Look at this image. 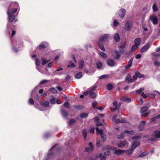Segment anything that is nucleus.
Segmentation results:
<instances>
[{
  "label": "nucleus",
  "mask_w": 160,
  "mask_h": 160,
  "mask_svg": "<svg viewBox=\"0 0 160 160\" xmlns=\"http://www.w3.org/2000/svg\"><path fill=\"white\" fill-rule=\"evenodd\" d=\"M104 150H111L114 151V153L116 155H121L125 153L127 151L118 149L116 147H112L111 146H107L104 147Z\"/></svg>",
  "instance_id": "obj_1"
},
{
  "label": "nucleus",
  "mask_w": 160,
  "mask_h": 160,
  "mask_svg": "<svg viewBox=\"0 0 160 160\" xmlns=\"http://www.w3.org/2000/svg\"><path fill=\"white\" fill-rule=\"evenodd\" d=\"M7 14L8 15V22H11L13 21L16 22L17 20L15 19V15H12L11 13V11L8 9V10Z\"/></svg>",
  "instance_id": "obj_2"
},
{
  "label": "nucleus",
  "mask_w": 160,
  "mask_h": 160,
  "mask_svg": "<svg viewBox=\"0 0 160 160\" xmlns=\"http://www.w3.org/2000/svg\"><path fill=\"white\" fill-rule=\"evenodd\" d=\"M128 144L126 140L120 141L117 143V146L120 148H122L125 146L128 145Z\"/></svg>",
  "instance_id": "obj_3"
},
{
  "label": "nucleus",
  "mask_w": 160,
  "mask_h": 160,
  "mask_svg": "<svg viewBox=\"0 0 160 160\" xmlns=\"http://www.w3.org/2000/svg\"><path fill=\"white\" fill-rule=\"evenodd\" d=\"M96 130L97 134L100 133L102 139L105 141L106 139V135L104 133H103L102 130V129H99L97 127L96 128Z\"/></svg>",
  "instance_id": "obj_4"
},
{
  "label": "nucleus",
  "mask_w": 160,
  "mask_h": 160,
  "mask_svg": "<svg viewBox=\"0 0 160 160\" xmlns=\"http://www.w3.org/2000/svg\"><path fill=\"white\" fill-rule=\"evenodd\" d=\"M117 117V115H114L112 117V120L117 123L119 122H125L126 121L124 118H120L118 120L116 119V118Z\"/></svg>",
  "instance_id": "obj_5"
},
{
  "label": "nucleus",
  "mask_w": 160,
  "mask_h": 160,
  "mask_svg": "<svg viewBox=\"0 0 160 160\" xmlns=\"http://www.w3.org/2000/svg\"><path fill=\"white\" fill-rule=\"evenodd\" d=\"M160 138V131H156L154 132L153 133V137L151 138L150 140L151 141L156 140L157 138Z\"/></svg>",
  "instance_id": "obj_6"
},
{
  "label": "nucleus",
  "mask_w": 160,
  "mask_h": 160,
  "mask_svg": "<svg viewBox=\"0 0 160 160\" xmlns=\"http://www.w3.org/2000/svg\"><path fill=\"white\" fill-rule=\"evenodd\" d=\"M148 107L146 106L143 107L141 108V113L142 115H144V114H143L144 113L145 115H149L150 113V112L149 111H148L147 112H146L148 110Z\"/></svg>",
  "instance_id": "obj_7"
},
{
  "label": "nucleus",
  "mask_w": 160,
  "mask_h": 160,
  "mask_svg": "<svg viewBox=\"0 0 160 160\" xmlns=\"http://www.w3.org/2000/svg\"><path fill=\"white\" fill-rule=\"evenodd\" d=\"M149 19L154 24H157L158 23V20L157 18L155 15H151L150 18Z\"/></svg>",
  "instance_id": "obj_8"
},
{
  "label": "nucleus",
  "mask_w": 160,
  "mask_h": 160,
  "mask_svg": "<svg viewBox=\"0 0 160 160\" xmlns=\"http://www.w3.org/2000/svg\"><path fill=\"white\" fill-rule=\"evenodd\" d=\"M132 26V22L127 21L125 24V28L127 30L129 31L131 29Z\"/></svg>",
  "instance_id": "obj_9"
},
{
  "label": "nucleus",
  "mask_w": 160,
  "mask_h": 160,
  "mask_svg": "<svg viewBox=\"0 0 160 160\" xmlns=\"http://www.w3.org/2000/svg\"><path fill=\"white\" fill-rule=\"evenodd\" d=\"M108 35L107 34L103 35L100 36L98 41L101 42H105L108 39Z\"/></svg>",
  "instance_id": "obj_10"
},
{
  "label": "nucleus",
  "mask_w": 160,
  "mask_h": 160,
  "mask_svg": "<svg viewBox=\"0 0 160 160\" xmlns=\"http://www.w3.org/2000/svg\"><path fill=\"white\" fill-rule=\"evenodd\" d=\"M126 12V11L124 9H121L118 12V15L120 17L122 18L124 17Z\"/></svg>",
  "instance_id": "obj_11"
},
{
  "label": "nucleus",
  "mask_w": 160,
  "mask_h": 160,
  "mask_svg": "<svg viewBox=\"0 0 160 160\" xmlns=\"http://www.w3.org/2000/svg\"><path fill=\"white\" fill-rule=\"evenodd\" d=\"M150 45L148 43L143 46L140 50V52H143L147 51L149 48Z\"/></svg>",
  "instance_id": "obj_12"
},
{
  "label": "nucleus",
  "mask_w": 160,
  "mask_h": 160,
  "mask_svg": "<svg viewBox=\"0 0 160 160\" xmlns=\"http://www.w3.org/2000/svg\"><path fill=\"white\" fill-rule=\"evenodd\" d=\"M140 142L137 141L136 140H134L133 143L131 144V147L135 149L137 147L140 145Z\"/></svg>",
  "instance_id": "obj_13"
},
{
  "label": "nucleus",
  "mask_w": 160,
  "mask_h": 160,
  "mask_svg": "<svg viewBox=\"0 0 160 160\" xmlns=\"http://www.w3.org/2000/svg\"><path fill=\"white\" fill-rule=\"evenodd\" d=\"M125 47V44H124L122 45H121L118 47V48L119 49V52H120V54H122L124 53V48Z\"/></svg>",
  "instance_id": "obj_14"
},
{
  "label": "nucleus",
  "mask_w": 160,
  "mask_h": 160,
  "mask_svg": "<svg viewBox=\"0 0 160 160\" xmlns=\"http://www.w3.org/2000/svg\"><path fill=\"white\" fill-rule=\"evenodd\" d=\"M107 64L109 66L113 67L114 66L115 63L113 60L112 59H109L107 61Z\"/></svg>",
  "instance_id": "obj_15"
},
{
  "label": "nucleus",
  "mask_w": 160,
  "mask_h": 160,
  "mask_svg": "<svg viewBox=\"0 0 160 160\" xmlns=\"http://www.w3.org/2000/svg\"><path fill=\"white\" fill-rule=\"evenodd\" d=\"M99 120V118L98 116H96L95 118V121L96 122V125L97 126H98L100 125H104V124L100 122H98Z\"/></svg>",
  "instance_id": "obj_16"
},
{
  "label": "nucleus",
  "mask_w": 160,
  "mask_h": 160,
  "mask_svg": "<svg viewBox=\"0 0 160 160\" xmlns=\"http://www.w3.org/2000/svg\"><path fill=\"white\" fill-rule=\"evenodd\" d=\"M48 46V44L46 42L42 43L39 46V48L40 49L44 48L47 47Z\"/></svg>",
  "instance_id": "obj_17"
},
{
  "label": "nucleus",
  "mask_w": 160,
  "mask_h": 160,
  "mask_svg": "<svg viewBox=\"0 0 160 160\" xmlns=\"http://www.w3.org/2000/svg\"><path fill=\"white\" fill-rule=\"evenodd\" d=\"M133 60V58H131L129 60V62H128V64L125 67V68L126 69H128L131 66L132 62Z\"/></svg>",
  "instance_id": "obj_18"
},
{
  "label": "nucleus",
  "mask_w": 160,
  "mask_h": 160,
  "mask_svg": "<svg viewBox=\"0 0 160 160\" xmlns=\"http://www.w3.org/2000/svg\"><path fill=\"white\" fill-rule=\"evenodd\" d=\"M114 52V55H115V58L116 59H118L121 57V54L118 51H115Z\"/></svg>",
  "instance_id": "obj_19"
},
{
  "label": "nucleus",
  "mask_w": 160,
  "mask_h": 160,
  "mask_svg": "<svg viewBox=\"0 0 160 160\" xmlns=\"http://www.w3.org/2000/svg\"><path fill=\"white\" fill-rule=\"evenodd\" d=\"M160 95V93L156 91H155L153 93L149 94V96L152 98H154L156 95L159 96Z\"/></svg>",
  "instance_id": "obj_20"
},
{
  "label": "nucleus",
  "mask_w": 160,
  "mask_h": 160,
  "mask_svg": "<svg viewBox=\"0 0 160 160\" xmlns=\"http://www.w3.org/2000/svg\"><path fill=\"white\" fill-rule=\"evenodd\" d=\"M141 40L139 38H136L134 41L135 44L138 46L139 45L141 42Z\"/></svg>",
  "instance_id": "obj_21"
},
{
  "label": "nucleus",
  "mask_w": 160,
  "mask_h": 160,
  "mask_svg": "<svg viewBox=\"0 0 160 160\" xmlns=\"http://www.w3.org/2000/svg\"><path fill=\"white\" fill-rule=\"evenodd\" d=\"M88 93L89 94L91 98H95L97 96V94L95 92L91 91H88Z\"/></svg>",
  "instance_id": "obj_22"
},
{
  "label": "nucleus",
  "mask_w": 160,
  "mask_h": 160,
  "mask_svg": "<svg viewBox=\"0 0 160 160\" xmlns=\"http://www.w3.org/2000/svg\"><path fill=\"white\" fill-rule=\"evenodd\" d=\"M61 112L63 116L65 118H66L68 115V112L63 109L61 110Z\"/></svg>",
  "instance_id": "obj_23"
},
{
  "label": "nucleus",
  "mask_w": 160,
  "mask_h": 160,
  "mask_svg": "<svg viewBox=\"0 0 160 160\" xmlns=\"http://www.w3.org/2000/svg\"><path fill=\"white\" fill-rule=\"evenodd\" d=\"M125 81L129 83H132L133 82V81L131 77L129 75H128L126 77L125 79Z\"/></svg>",
  "instance_id": "obj_24"
},
{
  "label": "nucleus",
  "mask_w": 160,
  "mask_h": 160,
  "mask_svg": "<svg viewBox=\"0 0 160 160\" xmlns=\"http://www.w3.org/2000/svg\"><path fill=\"white\" fill-rule=\"evenodd\" d=\"M124 132L126 135L130 134L131 135H133L134 134V132L132 130L129 131L127 130H124Z\"/></svg>",
  "instance_id": "obj_25"
},
{
  "label": "nucleus",
  "mask_w": 160,
  "mask_h": 160,
  "mask_svg": "<svg viewBox=\"0 0 160 160\" xmlns=\"http://www.w3.org/2000/svg\"><path fill=\"white\" fill-rule=\"evenodd\" d=\"M107 146L108 145L103 146L102 149V150H107V151L106 152H104V155H103V156H105V157H106V156L109 155L110 153V150H109V149L108 150H104L103 149L104 147L105 146Z\"/></svg>",
  "instance_id": "obj_26"
},
{
  "label": "nucleus",
  "mask_w": 160,
  "mask_h": 160,
  "mask_svg": "<svg viewBox=\"0 0 160 160\" xmlns=\"http://www.w3.org/2000/svg\"><path fill=\"white\" fill-rule=\"evenodd\" d=\"M125 135L126 134L124 131L123 132H122L120 135L118 136V139H123Z\"/></svg>",
  "instance_id": "obj_27"
},
{
  "label": "nucleus",
  "mask_w": 160,
  "mask_h": 160,
  "mask_svg": "<svg viewBox=\"0 0 160 160\" xmlns=\"http://www.w3.org/2000/svg\"><path fill=\"white\" fill-rule=\"evenodd\" d=\"M145 124V122L144 121H142L141 122L139 127L140 130H142L143 129Z\"/></svg>",
  "instance_id": "obj_28"
},
{
  "label": "nucleus",
  "mask_w": 160,
  "mask_h": 160,
  "mask_svg": "<svg viewBox=\"0 0 160 160\" xmlns=\"http://www.w3.org/2000/svg\"><path fill=\"white\" fill-rule=\"evenodd\" d=\"M41 104L43 106L48 107L49 105V102L47 101H44L41 103Z\"/></svg>",
  "instance_id": "obj_29"
},
{
  "label": "nucleus",
  "mask_w": 160,
  "mask_h": 160,
  "mask_svg": "<svg viewBox=\"0 0 160 160\" xmlns=\"http://www.w3.org/2000/svg\"><path fill=\"white\" fill-rule=\"evenodd\" d=\"M78 68L82 69L83 68L84 65V61L82 60H81L79 62Z\"/></svg>",
  "instance_id": "obj_30"
},
{
  "label": "nucleus",
  "mask_w": 160,
  "mask_h": 160,
  "mask_svg": "<svg viewBox=\"0 0 160 160\" xmlns=\"http://www.w3.org/2000/svg\"><path fill=\"white\" fill-rule=\"evenodd\" d=\"M122 100L127 102L129 103L131 101V99L129 98L125 97L122 98Z\"/></svg>",
  "instance_id": "obj_31"
},
{
  "label": "nucleus",
  "mask_w": 160,
  "mask_h": 160,
  "mask_svg": "<svg viewBox=\"0 0 160 160\" xmlns=\"http://www.w3.org/2000/svg\"><path fill=\"white\" fill-rule=\"evenodd\" d=\"M102 42H101L98 41L99 46L102 51H105V49L104 48L103 45L102 44Z\"/></svg>",
  "instance_id": "obj_32"
},
{
  "label": "nucleus",
  "mask_w": 160,
  "mask_h": 160,
  "mask_svg": "<svg viewBox=\"0 0 160 160\" xmlns=\"http://www.w3.org/2000/svg\"><path fill=\"white\" fill-rule=\"evenodd\" d=\"M97 66L98 69H101L102 67V64L100 61H98L97 63Z\"/></svg>",
  "instance_id": "obj_33"
},
{
  "label": "nucleus",
  "mask_w": 160,
  "mask_h": 160,
  "mask_svg": "<svg viewBox=\"0 0 160 160\" xmlns=\"http://www.w3.org/2000/svg\"><path fill=\"white\" fill-rule=\"evenodd\" d=\"M114 39L116 41H118L120 40V37L118 33H116L115 34L114 37Z\"/></svg>",
  "instance_id": "obj_34"
},
{
  "label": "nucleus",
  "mask_w": 160,
  "mask_h": 160,
  "mask_svg": "<svg viewBox=\"0 0 160 160\" xmlns=\"http://www.w3.org/2000/svg\"><path fill=\"white\" fill-rule=\"evenodd\" d=\"M88 114L86 113H82L80 114V117L82 118H84L87 117Z\"/></svg>",
  "instance_id": "obj_35"
},
{
  "label": "nucleus",
  "mask_w": 160,
  "mask_h": 160,
  "mask_svg": "<svg viewBox=\"0 0 160 160\" xmlns=\"http://www.w3.org/2000/svg\"><path fill=\"white\" fill-rule=\"evenodd\" d=\"M134 150V149L133 148L131 147V149L130 150H127L126 151H126L125 152H127L128 154L129 155H130L132 153Z\"/></svg>",
  "instance_id": "obj_36"
},
{
  "label": "nucleus",
  "mask_w": 160,
  "mask_h": 160,
  "mask_svg": "<svg viewBox=\"0 0 160 160\" xmlns=\"http://www.w3.org/2000/svg\"><path fill=\"white\" fill-rule=\"evenodd\" d=\"M144 88H142L137 90L136 91V93L137 94H140L141 92H142V91H143L144 90Z\"/></svg>",
  "instance_id": "obj_37"
},
{
  "label": "nucleus",
  "mask_w": 160,
  "mask_h": 160,
  "mask_svg": "<svg viewBox=\"0 0 160 160\" xmlns=\"http://www.w3.org/2000/svg\"><path fill=\"white\" fill-rule=\"evenodd\" d=\"M82 76V72H79L76 75V78L77 79L80 78Z\"/></svg>",
  "instance_id": "obj_38"
},
{
  "label": "nucleus",
  "mask_w": 160,
  "mask_h": 160,
  "mask_svg": "<svg viewBox=\"0 0 160 160\" xmlns=\"http://www.w3.org/2000/svg\"><path fill=\"white\" fill-rule=\"evenodd\" d=\"M100 55L103 58H107V55L106 54L102 52H99Z\"/></svg>",
  "instance_id": "obj_39"
},
{
  "label": "nucleus",
  "mask_w": 160,
  "mask_h": 160,
  "mask_svg": "<svg viewBox=\"0 0 160 160\" xmlns=\"http://www.w3.org/2000/svg\"><path fill=\"white\" fill-rule=\"evenodd\" d=\"M148 152H143L141 153L139 156V157H143L148 154Z\"/></svg>",
  "instance_id": "obj_40"
},
{
  "label": "nucleus",
  "mask_w": 160,
  "mask_h": 160,
  "mask_svg": "<svg viewBox=\"0 0 160 160\" xmlns=\"http://www.w3.org/2000/svg\"><path fill=\"white\" fill-rule=\"evenodd\" d=\"M49 61V60H46L43 58H42V65H44Z\"/></svg>",
  "instance_id": "obj_41"
},
{
  "label": "nucleus",
  "mask_w": 160,
  "mask_h": 160,
  "mask_svg": "<svg viewBox=\"0 0 160 160\" xmlns=\"http://www.w3.org/2000/svg\"><path fill=\"white\" fill-rule=\"evenodd\" d=\"M82 133L83 134V136L84 137L85 139L87 137V131L86 129H84L82 131Z\"/></svg>",
  "instance_id": "obj_42"
},
{
  "label": "nucleus",
  "mask_w": 160,
  "mask_h": 160,
  "mask_svg": "<svg viewBox=\"0 0 160 160\" xmlns=\"http://www.w3.org/2000/svg\"><path fill=\"white\" fill-rule=\"evenodd\" d=\"M97 158H100L101 160H106V157L102 156V153H100L99 156Z\"/></svg>",
  "instance_id": "obj_43"
},
{
  "label": "nucleus",
  "mask_w": 160,
  "mask_h": 160,
  "mask_svg": "<svg viewBox=\"0 0 160 160\" xmlns=\"http://www.w3.org/2000/svg\"><path fill=\"white\" fill-rule=\"evenodd\" d=\"M152 9L154 12H156L158 10L157 6L155 4H154L152 6Z\"/></svg>",
  "instance_id": "obj_44"
},
{
  "label": "nucleus",
  "mask_w": 160,
  "mask_h": 160,
  "mask_svg": "<svg viewBox=\"0 0 160 160\" xmlns=\"http://www.w3.org/2000/svg\"><path fill=\"white\" fill-rule=\"evenodd\" d=\"M138 46L136 45H134L132 47L131 50L132 51H134L138 48Z\"/></svg>",
  "instance_id": "obj_45"
},
{
  "label": "nucleus",
  "mask_w": 160,
  "mask_h": 160,
  "mask_svg": "<svg viewBox=\"0 0 160 160\" xmlns=\"http://www.w3.org/2000/svg\"><path fill=\"white\" fill-rule=\"evenodd\" d=\"M113 86L110 83H109L107 86V88L108 90H110L112 89Z\"/></svg>",
  "instance_id": "obj_46"
},
{
  "label": "nucleus",
  "mask_w": 160,
  "mask_h": 160,
  "mask_svg": "<svg viewBox=\"0 0 160 160\" xmlns=\"http://www.w3.org/2000/svg\"><path fill=\"white\" fill-rule=\"evenodd\" d=\"M49 81V80H43L41 81L40 82V84H42L44 83H46L47 82H48Z\"/></svg>",
  "instance_id": "obj_47"
},
{
  "label": "nucleus",
  "mask_w": 160,
  "mask_h": 160,
  "mask_svg": "<svg viewBox=\"0 0 160 160\" xmlns=\"http://www.w3.org/2000/svg\"><path fill=\"white\" fill-rule=\"evenodd\" d=\"M35 63L36 64V65L38 66L40 65V62L39 61L38 59V58H37L35 59Z\"/></svg>",
  "instance_id": "obj_48"
},
{
  "label": "nucleus",
  "mask_w": 160,
  "mask_h": 160,
  "mask_svg": "<svg viewBox=\"0 0 160 160\" xmlns=\"http://www.w3.org/2000/svg\"><path fill=\"white\" fill-rule=\"evenodd\" d=\"M119 24V22L116 20H114L113 21V26L116 27Z\"/></svg>",
  "instance_id": "obj_49"
},
{
  "label": "nucleus",
  "mask_w": 160,
  "mask_h": 160,
  "mask_svg": "<svg viewBox=\"0 0 160 160\" xmlns=\"http://www.w3.org/2000/svg\"><path fill=\"white\" fill-rule=\"evenodd\" d=\"M136 75H137L138 77L139 78H141L143 77V74H141L140 72H136Z\"/></svg>",
  "instance_id": "obj_50"
},
{
  "label": "nucleus",
  "mask_w": 160,
  "mask_h": 160,
  "mask_svg": "<svg viewBox=\"0 0 160 160\" xmlns=\"http://www.w3.org/2000/svg\"><path fill=\"white\" fill-rule=\"evenodd\" d=\"M64 106L65 108H69L70 107V105L69 103L67 102H66L64 103Z\"/></svg>",
  "instance_id": "obj_51"
},
{
  "label": "nucleus",
  "mask_w": 160,
  "mask_h": 160,
  "mask_svg": "<svg viewBox=\"0 0 160 160\" xmlns=\"http://www.w3.org/2000/svg\"><path fill=\"white\" fill-rule=\"evenodd\" d=\"M49 90L53 93H55L57 92V91L56 89L54 88H51Z\"/></svg>",
  "instance_id": "obj_52"
},
{
  "label": "nucleus",
  "mask_w": 160,
  "mask_h": 160,
  "mask_svg": "<svg viewBox=\"0 0 160 160\" xmlns=\"http://www.w3.org/2000/svg\"><path fill=\"white\" fill-rule=\"evenodd\" d=\"M108 76L106 74H104L100 76L99 77V79H102V78H104L107 77H108Z\"/></svg>",
  "instance_id": "obj_53"
},
{
  "label": "nucleus",
  "mask_w": 160,
  "mask_h": 160,
  "mask_svg": "<svg viewBox=\"0 0 160 160\" xmlns=\"http://www.w3.org/2000/svg\"><path fill=\"white\" fill-rule=\"evenodd\" d=\"M28 103L30 104H33L34 103V102L33 99L30 98L28 100Z\"/></svg>",
  "instance_id": "obj_54"
},
{
  "label": "nucleus",
  "mask_w": 160,
  "mask_h": 160,
  "mask_svg": "<svg viewBox=\"0 0 160 160\" xmlns=\"http://www.w3.org/2000/svg\"><path fill=\"white\" fill-rule=\"evenodd\" d=\"M150 9V7H148L147 5H146L145 6L144 8L143 9V10H147V12H148V11H149Z\"/></svg>",
  "instance_id": "obj_55"
},
{
  "label": "nucleus",
  "mask_w": 160,
  "mask_h": 160,
  "mask_svg": "<svg viewBox=\"0 0 160 160\" xmlns=\"http://www.w3.org/2000/svg\"><path fill=\"white\" fill-rule=\"evenodd\" d=\"M152 55L155 57H157L160 55V54H158L157 52H154L152 53Z\"/></svg>",
  "instance_id": "obj_56"
},
{
  "label": "nucleus",
  "mask_w": 160,
  "mask_h": 160,
  "mask_svg": "<svg viewBox=\"0 0 160 160\" xmlns=\"http://www.w3.org/2000/svg\"><path fill=\"white\" fill-rule=\"evenodd\" d=\"M94 128L92 126H91L90 127V133H94Z\"/></svg>",
  "instance_id": "obj_57"
},
{
  "label": "nucleus",
  "mask_w": 160,
  "mask_h": 160,
  "mask_svg": "<svg viewBox=\"0 0 160 160\" xmlns=\"http://www.w3.org/2000/svg\"><path fill=\"white\" fill-rule=\"evenodd\" d=\"M154 64L157 66H160V62L158 61H155L154 62Z\"/></svg>",
  "instance_id": "obj_58"
},
{
  "label": "nucleus",
  "mask_w": 160,
  "mask_h": 160,
  "mask_svg": "<svg viewBox=\"0 0 160 160\" xmlns=\"http://www.w3.org/2000/svg\"><path fill=\"white\" fill-rule=\"evenodd\" d=\"M138 77V76L137 75H136V73H135V75L133 76L132 78V80L133 81V82L136 80Z\"/></svg>",
  "instance_id": "obj_59"
},
{
  "label": "nucleus",
  "mask_w": 160,
  "mask_h": 160,
  "mask_svg": "<svg viewBox=\"0 0 160 160\" xmlns=\"http://www.w3.org/2000/svg\"><path fill=\"white\" fill-rule=\"evenodd\" d=\"M50 102L51 103L54 104L55 102V100L54 98L53 97L52 99H51L50 100Z\"/></svg>",
  "instance_id": "obj_60"
},
{
  "label": "nucleus",
  "mask_w": 160,
  "mask_h": 160,
  "mask_svg": "<svg viewBox=\"0 0 160 160\" xmlns=\"http://www.w3.org/2000/svg\"><path fill=\"white\" fill-rule=\"evenodd\" d=\"M75 121L74 119H72L70 120L69 122V123L71 125L74 123L75 122Z\"/></svg>",
  "instance_id": "obj_61"
},
{
  "label": "nucleus",
  "mask_w": 160,
  "mask_h": 160,
  "mask_svg": "<svg viewBox=\"0 0 160 160\" xmlns=\"http://www.w3.org/2000/svg\"><path fill=\"white\" fill-rule=\"evenodd\" d=\"M75 67V64H74V63H71V65H68V68L70 67H71L72 68H73V67Z\"/></svg>",
  "instance_id": "obj_62"
},
{
  "label": "nucleus",
  "mask_w": 160,
  "mask_h": 160,
  "mask_svg": "<svg viewBox=\"0 0 160 160\" xmlns=\"http://www.w3.org/2000/svg\"><path fill=\"white\" fill-rule=\"evenodd\" d=\"M160 118V114L159 115H158L157 116L152 118V121H154L155 120V119L156 118Z\"/></svg>",
  "instance_id": "obj_63"
},
{
  "label": "nucleus",
  "mask_w": 160,
  "mask_h": 160,
  "mask_svg": "<svg viewBox=\"0 0 160 160\" xmlns=\"http://www.w3.org/2000/svg\"><path fill=\"white\" fill-rule=\"evenodd\" d=\"M92 105L93 107L95 108L96 106L97 105V102L96 101L92 103Z\"/></svg>",
  "instance_id": "obj_64"
}]
</instances>
